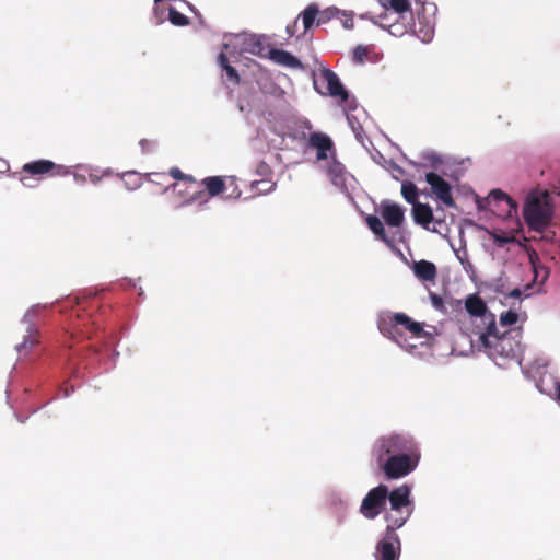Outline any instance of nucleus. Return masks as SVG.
Instances as JSON below:
<instances>
[{
    "label": "nucleus",
    "instance_id": "nucleus-1",
    "mask_svg": "<svg viewBox=\"0 0 560 560\" xmlns=\"http://www.w3.org/2000/svg\"><path fill=\"white\" fill-rule=\"evenodd\" d=\"M376 326L380 334L396 343L400 349L423 360L425 355L419 351L413 339L430 338L432 335L424 329V324L415 320L404 312L380 311L376 315Z\"/></svg>",
    "mask_w": 560,
    "mask_h": 560
},
{
    "label": "nucleus",
    "instance_id": "nucleus-2",
    "mask_svg": "<svg viewBox=\"0 0 560 560\" xmlns=\"http://www.w3.org/2000/svg\"><path fill=\"white\" fill-rule=\"evenodd\" d=\"M438 8L434 3L423 4L416 10H409L404 14H380L382 20H393L390 23H380V27L387 30L395 37H401L407 33L412 34L422 43H430L435 33Z\"/></svg>",
    "mask_w": 560,
    "mask_h": 560
},
{
    "label": "nucleus",
    "instance_id": "nucleus-3",
    "mask_svg": "<svg viewBox=\"0 0 560 560\" xmlns=\"http://www.w3.org/2000/svg\"><path fill=\"white\" fill-rule=\"evenodd\" d=\"M478 340L483 352L498 365L505 366L508 362L514 361L522 365V354L524 347L522 345L521 328L508 329L499 334L498 326L493 330L483 329L478 332Z\"/></svg>",
    "mask_w": 560,
    "mask_h": 560
},
{
    "label": "nucleus",
    "instance_id": "nucleus-4",
    "mask_svg": "<svg viewBox=\"0 0 560 560\" xmlns=\"http://www.w3.org/2000/svg\"><path fill=\"white\" fill-rule=\"evenodd\" d=\"M555 207L550 192L547 189H532L525 197L523 218L530 231L542 233L553 219Z\"/></svg>",
    "mask_w": 560,
    "mask_h": 560
},
{
    "label": "nucleus",
    "instance_id": "nucleus-5",
    "mask_svg": "<svg viewBox=\"0 0 560 560\" xmlns=\"http://www.w3.org/2000/svg\"><path fill=\"white\" fill-rule=\"evenodd\" d=\"M419 444L412 435L404 432H389L378 436L371 448L372 458L375 463L395 456L411 448L418 447Z\"/></svg>",
    "mask_w": 560,
    "mask_h": 560
},
{
    "label": "nucleus",
    "instance_id": "nucleus-6",
    "mask_svg": "<svg viewBox=\"0 0 560 560\" xmlns=\"http://www.w3.org/2000/svg\"><path fill=\"white\" fill-rule=\"evenodd\" d=\"M420 458L421 452L418 446L409 452L389 456L376 464L388 480H397L410 475L417 468Z\"/></svg>",
    "mask_w": 560,
    "mask_h": 560
},
{
    "label": "nucleus",
    "instance_id": "nucleus-7",
    "mask_svg": "<svg viewBox=\"0 0 560 560\" xmlns=\"http://www.w3.org/2000/svg\"><path fill=\"white\" fill-rule=\"evenodd\" d=\"M388 486L380 483L363 497L359 512L366 520H375L386 508Z\"/></svg>",
    "mask_w": 560,
    "mask_h": 560
},
{
    "label": "nucleus",
    "instance_id": "nucleus-8",
    "mask_svg": "<svg viewBox=\"0 0 560 560\" xmlns=\"http://www.w3.org/2000/svg\"><path fill=\"white\" fill-rule=\"evenodd\" d=\"M326 175L330 183L346 197L350 198L351 192L355 187L357 180L354 176L347 171L346 166L332 156V160L327 162L324 167Z\"/></svg>",
    "mask_w": 560,
    "mask_h": 560
},
{
    "label": "nucleus",
    "instance_id": "nucleus-9",
    "mask_svg": "<svg viewBox=\"0 0 560 560\" xmlns=\"http://www.w3.org/2000/svg\"><path fill=\"white\" fill-rule=\"evenodd\" d=\"M319 74L326 82L327 91L323 92L322 90H319L318 84H317V79L314 78L313 86L317 93L323 94V95H325V94L329 95L334 98L339 100L340 102L348 101L349 92L345 88L342 82L340 81L339 77L332 70H330L327 67H320Z\"/></svg>",
    "mask_w": 560,
    "mask_h": 560
},
{
    "label": "nucleus",
    "instance_id": "nucleus-10",
    "mask_svg": "<svg viewBox=\"0 0 560 560\" xmlns=\"http://www.w3.org/2000/svg\"><path fill=\"white\" fill-rule=\"evenodd\" d=\"M465 310L470 316L480 317L486 325L485 329L495 328V315L488 310L487 303L478 293L468 294L465 299Z\"/></svg>",
    "mask_w": 560,
    "mask_h": 560
},
{
    "label": "nucleus",
    "instance_id": "nucleus-11",
    "mask_svg": "<svg viewBox=\"0 0 560 560\" xmlns=\"http://www.w3.org/2000/svg\"><path fill=\"white\" fill-rule=\"evenodd\" d=\"M39 308L40 305L35 304L31 306L22 317L21 323L25 326L26 334L23 337V341L15 346L19 353H22L24 350L32 349L39 342L37 338L38 329L35 324V318Z\"/></svg>",
    "mask_w": 560,
    "mask_h": 560
},
{
    "label": "nucleus",
    "instance_id": "nucleus-12",
    "mask_svg": "<svg viewBox=\"0 0 560 560\" xmlns=\"http://www.w3.org/2000/svg\"><path fill=\"white\" fill-rule=\"evenodd\" d=\"M325 500L336 516L337 523L342 524L351 508L350 498L340 489L330 488L326 491Z\"/></svg>",
    "mask_w": 560,
    "mask_h": 560
},
{
    "label": "nucleus",
    "instance_id": "nucleus-13",
    "mask_svg": "<svg viewBox=\"0 0 560 560\" xmlns=\"http://www.w3.org/2000/svg\"><path fill=\"white\" fill-rule=\"evenodd\" d=\"M401 552V541L399 536L384 534L376 542L374 549V560H399Z\"/></svg>",
    "mask_w": 560,
    "mask_h": 560
},
{
    "label": "nucleus",
    "instance_id": "nucleus-14",
    "mask_svg": "<svg viewBox=\"0 0 560 560\" xmlns=\"http://www.w3.org/2000/svg\"><path fill=\"white\" fill-rule=\"evenodd\" d=\"M425 182L431 188L432 194L443 205L447 207H455V201L452 195V186L440 174L435 172L425 173Z\"/></svg>",
    "mask_w": 560,
    "mask_h": 560
},
{
    "label": "nucleus",
    "instance_id": "nucleus-15",
    "mask_svg": "<svg viewBox=\"0 0 560 560\" xmlns=\"http://www.w3.org/2000/svg\"><path fill=\"white\" fill-rule=\"evenodd\" d=\"M308 147L316 150L317 161L332 160L336 156L335 144L331 138L320 131H315L310 135Z\"/></svg>",
    "mask_w": 560,
    "mask_h": 560
},
{
    "label": "nucleus",
    "instance_id": "nucleus-16",
    "mask_svg": "<svg viewBox=\"0 0 560 560\" xmlns=\"http://www.w3.org/2000/svg\"><path fill=\"white\" fill-rule=\"evenodd\" d=\"M390 510L396 511L402 509L413 511V501L411 498V487L407 483L400 485L398 487L393 488L392 490L388 488V499Z\"/></svg>",
    "mask_w": 560,
    "mask_h": 560
},
{
    "label": "nucleus",
    "instance_id": "nucleus-17",
    "mask_svg": "<svg viewBox=\"0 0 560 560\" xmlns=\"http://www.w3.org/2000/svg\"><path fill=\"white\" fill-rule=\"evenodd\" d=\"M235 40L241 44V50L249 52L260 58H267V47L265 36L255 34H242L235 36Z\"/></svg>",
    "mask_w": 560,
    "mask_h": 560
},
{
    "label": "nucleus",
    "instance_id": "nucleus-18",
    "mask_svg": "<svg viewBox=\"0 0 560 560\" xmlns=\"http://www.w3.org/2000/svg\"><path fill=\"white\" fill-rule=\"evenodd\" d=\"M381 215L390 228H399L405 221V209L390 200L381 203Z\"/></svg>",
    "mask_w": 560,
    "mask_h": 560
},
{
    "label": "nucleus",
    "instance_id": "nucleus-19",
    "mask_svg": "<svg viewBox=\"0 0 560 560\" xmlns=\"http://www.w3.org/2000/svg\"><path fill=\"white\" fill-rule=\"evenodd\" d=\"M412 513L413 511L407 509H402V511H392L389 509V511L384 515V520L386 522L384 534L398 536L396 530L401 528L408 522Z\"/></svg>",
    "mask_w": 560,
    "mask_h": 560
},
{
    "label": "nucleus",
    "instance_id": "nucleus-20",
    "mask_svg": "<svg viewBox=\"0 0 560 560\" xmlns=\"http://www.w3.org/2000/svg\"><path fill=\"white\" fill-rule=\"evenodd\" d=\"M267 59L273 61L277 65L288 67L291 69H304L303 62L292 52L284 49L269 48L267 51Z\"/></svg>",
    "mask_w": 560,
    "mask_h": 560
},
{
    "label": "nucleus",
    "instance_id": "nucleus-21",
    "mask_svg": "<svg viewBox=\"0 0 560 560\" xmlns=\"http://www.w3.org/2000/svg\"><path fill=\"white\" fill-rule=\"evenodd\" d=\"M528 260L534 273L533 283L544 285L550 276V269L542 264L539 255L535 250L528 252Z\"/></svg>",
    "mask_w": 560,
    "mask_h": 560
},
{
    "label": "nucleus",
    "instance_id": "nucleus-22",
    "mask_svg": "<svg viewBox=\"0 0 560 560\" xmlns=\"http://www.w3.org/2000/svg\"><path fill=\"white\" fill-rule=\"evenodd\" d=\"M411 214L416 224L431 231L430 224L432 223L434 215L430 205L422 202L413 205Z\"/></svg>",
    "mask_w": 560,
    "mask_h": 560
},
{
    "label": "nucleus",
    "instance_id": "nucleus-23",
    "mask_svg": "<svg viewBox=\"0 0 560 560\" xmlns=\"http://www.w3.org/2000/svg\"><path fill=\"white\" fill-rule=\"evenodd\" d=\"M412 271L417 279L420 281H433L436 278V266L429 260L413 261Z\"/></svg>",
    "mask_w": 560,
    "mask_h": 560
},
{
    "label": "nucleus",
    "instance_id": "nucleus-24",
    "mask_svg": "<svg viewBox=\"0 0 560 560\" xmlns=\"http://www.w3.org/2000/svg\"><path fill=\"white\" fill-rule=\"evenodd\" d=\"M218 63L222 71L224 72L225 82L232 84L233 86L240 85L241 77L238 74V71L229 62L228 56L224 51H221L219 54Z\"/></svg>",
    "mask_w": 560,
    "mask_h": 560
},
{
    "label": "nucleus",
    "instance_id": "nucleus-25",
    "mask_svg": "<svg viewBox=\"0 0 560 560\" xmlns=\"http://www.w3.org/2000/svg\"><path fill=\"white\" fill-rule=\"evenodd\" d=\"M56 167L51 160L40 159L27 162L23 165L22 172L30 175H45Z\"/></svg>",
    "mask_w": 560,
    "mask_h": 560
},
{
    "label": "nucleus",
    "instance_id": "nucleus-26",
    "mask_svg": "<svg viewBox=\"0 0 560 560\" xmlns=\"http://www.w3.org/2000/svg\"><path fill=\"white\" fill-rule=\"evenodd\" d=\"M257 84L264 94L270 95L277 100L285 101V91L271 81L267 75L262 74L261 78L257 80Z\"/></svg>",
    "mask_w": 560,
    "mask_h": 560
},
{
    "label": "nucleus",
    "instance_id": "nucleus-27",
    "mask_svg": "<svg viewBox=\"0 0 560 560\" xmlns=\"http://www.w3.org/2000/svg\"><path fill=\"white\" fill-rule=\"evenodd\" d=\"M201 184L210 197L219 196L226 188L224 177L222 176H207L201 180Z\"/></svg>",
    "mask_w": 560,
    "mask_h": 560
},
{
    "label": "nucleus",
    "instance_id": "nucleus-28",
    "mask_svg": "<svg viewBox=\"0 0 560 560\" xmlns=\"http://www.w3.org/2000/svg\"><path fill=\"white\" fill-rule=\"evenodd\" d=\"M378 3L388 14H404L412 10L409 0H378Z\"/></svg>",
    "mask_w": 560,
    "mask_h": 560
},
{
    "label": "nucleus",
    "instance_id": "nucleus-29",
    "mask_svg": "<svg viewBox=\"0 0 560 560\" xmlns=\"http://www.w3.org/2000/svg\"><path fill=\"white\" fill-rule=\"evenodd\" d=\"M488 198L491 200H494V201H505L509 206L508 217L512 218V217L517 215V212H518L517 201L514 200L513 198H511L503 190L498 189V188L492 189V190H490Z\"/></svg>",
    "mask_w": 560,
    "mask_h": 560
},
{
    "label": "nucleus",
    "instance_id": "nucleus-30",
    "mask_svg": "<svg viewBox=\"0 0 560 560\" xmlns=\"http://www.w3.org/2000/svg\"><path fill=\"white\" fill-rule=\"evenodd\" d=\"M366 224L369 229L384 243L392 246L393 241L388 238V236L385 233V228L382 222V220L373 214H370L366 217Z\"/></svg>",
    "mask_w": 560,
    "mask_h": 560
},
{
    "label": "nucleus",
    "instance_id": "nucleus-31",
    "mask_svg": "<svg viewBox=\"0 0 560 560\" xmlns=\"http://www.w3.org/2000/svg\"><path fill=\"white\" fill-rule=\"evenodd\" d=\"M452 248L454 250V254H455L457 260L460 262L464 271L466 272V275L471 280H474L476 277V269H475L474 265L468 259V253H467L466 247L463 246L462 248H458V249H455L454 247H452Z\"/></svg>",
    "mask_w": 560,
    "mask_h": 560
},
{
    "label": "nucleus",
    "instance_id": "nucleus-32",
    "mask_svg": "<svg viewBox=\"0 0 560 560\" xmlns=\"http://www.w3.org/2000/svg\"><path fill=\"white\" fill-rule=\"evenodd\" d=\"M319 8L316 3H310L299 15L302 19L304 31L307 32L315 23Z\"/></svg>",
    "mask_w": 560,
    "mask_h": 560
},
{
    "label": "nucleus",
    "instance_id": "nucleus-33",
    "mask_svg": "<svg viewBox=\"0 0 560 560\" xmlns=\"http://www.w3.org/2000/svg\"><path fill=\"white\" fill-rule=\"evenodd\" d=\"M401 195L404 199L410 203V205H417L419 201L418 199V188L417 186L411 182H404L401 184Z\"/></svg>",
    "mask_w": 560,
    "mask_h": 560
},
{
    "label": "nucleus",
    "instance_id": "nucleus-34",
    "mask_svg": "<svg viewBox=\"0 0 560 560\" xmlns=\"http://www.w3.org/2000/svg\"><path fill=\"white\" fill-rule=\"evenodd\" d=\"M167 20L174 26H187L190 23V20L185 14L177 11L174 7L170 5L167 8Z\"/></svg>",
    "mask_w": 560,
    "mask_h": 560
},
{
    "label": "nucleus",
    "instance_id": "nucleus-35",
    "mask_svg": "<svg viewBox=\"0 0 560 560\" xmlns=\"http://www.w3.org/2000/svg\"><path fill=\"white\" fill-rule=\"evenodd\" d=\"M508 279L505 271L501 270L500 275L491 280L488 288L495 293H504L508 287Z\"/></svg>",
    "mask_w": 560,
    "mask_h": 560
},
{
    "label": "nucleus",
    "instance_id": "nucleus-36",
    "mask_svg": "<svg viewBox=\"0 0 560 560\" xmlns=\"http://www.w3.org/2000/svg\"><path fill=\"white\" fill-rule=\"evenodd\" d=\"M121 178L129 190L138 189L141 186V178L135 171L125 172Z\"/></svg>",
    "mask_w": 560,
    "mask_h": 560
},
{
    "label": "nucleus",
    "instance_id": "nucleus-37",
    "mask_svg": "<svg viewBox=\"0 0 560 560\" xmlns=\"http://www.w3.org/2000/svg\"><path fill=\"white\" fill-rule=\"evenodd\" d=\"M341 13V10L337 7H328L318 13L317 24H324L329 20L337 18Z\"/></svg>",
    "mask_w": 560,
    "mask_h": 560
},
{
    "label": "nucleus",
    "instance_id": "nucleus-38",
    "mask_svg": "<svg viewBox=\"0 0 560 560\" xmlns=\"http://www.w3.org/2000/svg\"><path fill=\"white\" fill-rule=\"evenodd\" d=\"M517 320H518V313L512 308H510L506 312H502L499 317V322L503 327L514 325Z\"/></svg>",
    "mask_w": 560,
    "mask_h": 560
},
{
    "label": "nucleus",
    "instance_id": "nucleus-39",
    "mask_svg": "<svg viewBox=\"0 0 560 560\" xmlns=\"http://www.w3.org/2000/svg\"><path fill=\"white\" fill-rule=\"evenodd\" d=\"M279 136L282 137V141L285 140V138H290L292 141H302L306 139V132L305 131H299L296 128L291 129L288 127V130L285 132L279 133Z\"/></svg>",
    "mask_w": 560,
    "mask_h": 560
},
{
    "label": "nucleus",
    "instance_id": "nucleus-40",
    "mask_svg": "<svg viewBox=\"0 0 560 560\" xmlns=\"http://www.w3.org/2000/svg\"><path fill=\"white\" fill-rule=\"evenodd\" d=\"M369 49L366 46L358 45L353 48L352 58L355 63H363L364 58L368 56Z\"/></svg>",
    "mask_w": 560,
    "mask_h": 560
},
{
    "label": "nucleus",
    "instance_id": "nucleus-41",
    "mask_svg": "<svg viewBox=\"0 0 560 560\" xmlns=\"http://www.w3.org/2000/svg\"><path fill=\"white\" fill-rule=\"evenodd\" d=\"M75 167L77 168H82V170H85V171H94L95 170L92 165H89V164H78V165H75ZM89 179L94 185H97L102 180V175H97V174H95L93 172H90Z\"/></svg>",
    "mask_w": 560,
    "mask_h": 560
},
{
    "label": "nucleus",
    "instance_id": "nucleus-42",
    "mask_svg": "<svg viewBox=\"0 0 560 560\" xmlns=\"http://www.w3.org/2000/svg\"><path fill=\"white\" fill-rule=\"evenodd\" d=\"M165 9L161 5H154L153 7V18L155 20V23L159 25V24H162L164 23L166 20H167V16L165 14Z\"/></svg>",
    "mask_w": 560,
    "mask_h": 560
},
{
    "label": "nucleus",
    "instance_id": "nucleus-43",
    "mask_svg": "<svg viewBox=\"0 0 560 560\" xmlns=\"http://www.w3.org/2000/svg\"><path fill=\"white\" fill-rule=\"evenodd\" d=\"M294 124H295V128L299 131H305L306 132V130H311L313 128L312 122L307 118H304V117L298 118L294 121Z\"/></svg>",
    "mask_w": 560,
    "mask_h": 560
},
{
    "label": "nucleus",
    "instance_id": "nucleus-44",
    "mask_svg": "<svg viewBox=\"0 0 560 560\" xmlns=\"http://www.w3.org/2000/svg\"><path fill=\"white\" fill-rule=\"evenodd\" d=\"M493 242L495 245L502 247L513 242V237L506 234L493 235Z\"/></svg>",
    "mask_w": 560,
    "mask_h": 560
},
{
    "label": "nucleus",
    "instance_id": "nucleus-45",
    "mask_svg": "<svg viewBox=\"0 0 560 560\" xmlns=\"http://www.w3.org/2000/svg\"><path fill=\"white\" fill-rule=\"evenodd\" d=\"M423 159L428 161L432 166H436L438 164L442 163V156L438 154L436 152H425L423 154Z\"/></svg>",
    "mask_w": 560,
    "mask_h": 560
},
{
    "label": "nucleus",
    "instance_id": "nucleus-46",
    "mask_svg": "<svg viewBox=\"0 0 560 560\" xmlns=\"http://www.w3.org/2000/svg\"><path fill=\"white\" fill-rule=\"evenodd\" d=\"M139 145L141 148V151L143 153H151L154 151L155 147H156V143L152 140H148V139H141L139 141Z\"/></svg>",
    "mask_w": 560,
    "mask_h": 560
},
{
    "label": "nucleus",
    "instance_id": "nucleus-47",
    "mask_svg": "<svg viewBox=\"0 0 560 560\" xmlns=\"http://www.w3.org/2000/svg\"><path fill=\"white\" fill-rule=\"evenodd\" d=\"M347 120H348V124L351 127L352 131L354 132L358 141H360L363 144V137H362L363 130H362L361 125H358V127L352 125V115H349V114L347 115Z\"/></svg>",
    "mask_w": 560,
    "mask_h": 560
},
{
    "label": "nucleus",
    "instance_id": "nucleus-48",
    "mask_svg": "<svg viewBox=\"0 0 560 560\" xmlns=\"http://www.w3.org/2000/svg\"><path fill=\"white\" fill-rule=\"evenodd\" d=\"M430 301L432 306L438 311H441L444 306L443 298L436 293H430Z\"/></svg>",
    "mask_w": 560,
    "mask_h": 560
},
{
    "label": "nucleus",
    "instance_id": "nucleus-49",
    "mask_svg": "<svg viewBox=\"0 0 560 560\" xmlns=\"http://www.w3.org/2000/svg\"><path fill=\"white\" fill-rule=\"evenodd\" d=\"M52 171H54V174L58 175V176H67V175L71 174L70 167L65 166V165L56 164V167Z\"/></svg>",
    "mask_w": 560,
    "mask_h": 560
},
{
    "label": "nucleus",
    "instance_id": "nucleus-50",
    "mask_svg": "<svg viewBox=\"0 0 560 560\" xmlns=\"http://www.w3.org/2000/svg\"><path fill=\"white\" fill-rule=\"evenodd\" d=\"M360 18H361L362 20L370 21V22H372L373 24H375V25L380 26V23H381V22H378V18H380V15H375V14H373V13H371V12H366V13H364V14H361V15H360Z\"/></svg>",
    "mask_w": 560,
    "mask_h": 560
},
{
    "label": "nucleus",
    "instance_id": "nucleus-51",
    "mask_svg": "<svg viewBox=\"0 0 560 560\" xmlns=\"http://www.w3.org/2000/svg\"><path fill=\"white\" fill-rule=\"evenodd\" d=\"M170 175L177 180H183L185 178V173H183L178 167H172L170 170Z\"/></svg>",
    "mask_w": 560,
    "mask_h": 560
},
{
    "label": "nucleus",
    "instance_id": "nucleus-52",
    "mask_svg": "<svg viewBox=\"0 0 560 560\" xmlns=\"http://www.w3.org/2000/svg\"><path fill=\"white\" fill-rule=\"evenodd\" d=\"M202 196H203V191H198V192L194 194L190 198L186 199L182 203V206H189L192 202H195L196 200H198L199 198H201Z\"/></svg>",
    "mask_w": 560,
    "mask_h": 560
},
{
    "label": "nucleus",
    "instance_id": "nucleus-53",
    "mask_svg": "<svg viewBox=\"0 0 560 560\" xmlns=\"http://www.w3.org/2000/svg\"><path fill=\"white\" fill-rule=\"evenodd\" d=\"M523 294V291L520 288H515L511 290L505 298L520 299Z\"/></svg>",
    "mask_w": 560,
    "mask_h": 560
},
{
    "label": "nucleus",
    "instance_id": "nucleus-54",
    "mask_svg": "<svg viewBox=\"0 0 560 560\" xmlns=\"http://www.w3.org/2000/svg\"><path fill=\"white\" fill-rule=\"evenodd\" d=\"M296 25H298V20L294 21V23L292 25H288L285 31H287V34L292 37L294 34H295V28H296Z\"/></svg>",
    "mask_w": 560,
    "mask_h": 560
},
{
    "label": "nucleus",
    "instance_id": "nucleus-55",
    "mask_svg": "<svg viewBox=\"0 0 560 560\" xmlns=\"http://www.w3.org/2000/svg\"><path fill=\"white\" fill-rule=\"evenodd\" d=\"M73 178L77 183L85 184L86 183V176L79 173H73Z\"/></svg>",
    "mask_w": 560,
    "mask_h": 560
},
{
    "label": "nucleus",
    "instance_id": "nucleus-56",
    "mask_svg": "<svg viewBox=\"0 0 560 560\" xmlns=\"http://www.w3.org/2000/svg\"><path fill=\"white\" fill-rule=\"evenodd\" d=\"M240 196H241V190L237 187H235L233 189V191H231V194L226 195L224 198H226V199H230V198L237 199Z\"/></svg>",
    "mask_w": 560,
    "mask_h": 560
},
{
    "label": "nucleus",
    "instance_id": "nucleus-57",
    "mask_svg": "<svg viewBox=\"0 0 560 560\" xmlns=\"http://www.w3.org/2000/svg\"><path fill=\"white\" fill-rule=\"evenodd\" d=\"M9 170V164L5 160L0 158V173H4Z\"/></svg>",
    "mask_w": 560,
    "mask_h": 560
},
{
    "label": "nucleus",
    "instance_id": "nucleus-58",
    "mask_svg": "<svg viewBox=\"0 0 560 560\" xmlns=\"http://www.w3.org/2000/svg\"><path fill=\"white\" fill-rule=\"evenodd\" d=\"M343 27L348 28V30L353 28L352 16H349L348 19H346V21L343 22Z\"/></svg>",
    "mask_w": 560,
    "mask_h": 560
},
{
    "label": "nucleus",
    "instance_id": "nucleus-59",
    "mask_svg": "<svg viewBox=\"0 0 560 560\" xmlns=\"http://www.w3.org/2000/svg\"><path fill=\"white\" fill-rule=\"evenodd\" d=\"M30 179H31V178H30V177H26V176H22V177L20 178L21 183H22L24 186H26V187H32V186H33V185L30 183Z\"/></svg>",
    "mask_w": 560,
    "mask_h": 560
},
{
    "label": "nucleus",
    "instance_id": "nucleus-60",
    "mask_svg": "<svg viewBox=\"0 0 560 560\" xmlns=\"http://www.w3.org/2000/svg\"><path fill=\"white\" fill-rule=\"evenodd\" d=\"M183 180L188 183H195L196 178L192 175L185 174V178Z\"/></svg>",
    "mask_w": 560,
    "mask_h": 560
},
{
    "label": "nucleus",
    "instance_id": "nucleus-61",
    "mask_svg": "<svg viewBox=\"0 0 560 560\" xmlns=\"http://www.w3.org/2000/svg\"><path fill=\"white\" fill-rule=\"evenodd\" d=\"M556 394L558 400L560 401V381L556 383Z\"/></svg>",
    "mask_w": 560,
    "mask_h": 560
},
{
    "label": "nucleus",
    "instance_id": "nucleus-62",
    "mask_svg": "<svg viewBox=\"0 0 560 560\" xmlns=\"http://www.w3.org/2000/svg\"><path fill=\"white\" fill-rule=\"evenodd\" d=\"M15 418L19 422L24 423L26 421V418L21 417L20 415L15 413Z\"/></svg>",
    "mask_w": 560,
    "mask_h": 560
},
{
    "label": "nucleus",
    "instance_id": "nucleus-63",
    "mask_svg": "<svg viewBox=\"0 0 560 560\" xmlns=\"http://www.w3.org/2000/svg\"><path fill=\"white\" fill-rule=\"evenodd\" d=\"M534 284L535 283H533V281L530 283L526 284L525 288H524V292L529 291L533 288Z\"/></svg>",
    "mask_w": 560,
    "mask_h": 560
},
{
    "label": "nucleus",
    "instance_id": "nucleus-64",
    "mask_svg": "<svg viewBox=\"0 0 560 560\" xmlns=\"http://www.w3.org/2000/svg\"><path fill=\"white\" fill-rule=\"evenodd\" d=\"M112 173V171L109 168H106L103 171V175H109Z\"/></svg>",
    "mask_w": 560,
    "mask_h": 560
}]
</instances>
